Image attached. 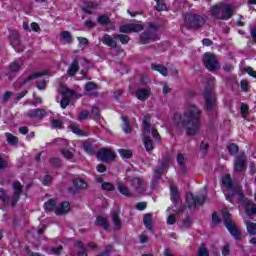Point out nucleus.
<instances>
[{
  "mask_svg": "<svg viewBox=\"0 0 256 256\" xmlns=\"http://www.w3.org/2000/svg\"><path fill=\"white\" fill-rule=\"evenodd\" d=\"M173 121L178 129H185L186 135H197L201 130V110L195 104H186L183 115L175 114Z\"/></svg>",
  "mask_w": 256,
  "mask_h": 256,
  "instance_id": "nucleus-1",
  "label": "nucleus"
},
{
  "mask_svg": "<svg viewBox=\"0 0 256 256\" xmlns=\"http://www.w3.org/2000/svg\"><path fill=\"white\" fill-rule=\"evenodd\" d=\"M150 123H151V116L150 115L144 116L142 135L144 137V147L146 151L153 150V141L149 139V134L152 135L155 141H161V136L159 135V132H157V129L151 127Z\"/></svg>",
  "mask_w": 256,
  "mask_h": 256,
  "instance_id": "nucleus-2",
  "label": "nucleus"
},
{
  "mask_svg": "<svg viewBox=\"0 0 256 256\" xmlns=\"http://www.w3.org/2000/svg\"><path fill=\"white\" fill-rule=\"evenodd\" d=\"M235 7L231 4H222L220 7L213 6L211 13L213 17L216 19H223L227 21V19H231L233 17V11Z\"/></svg>",
  "mask_w": 256,
  "mask_h": 256,
  "instance_id": "nucleus-3",
  "label": "nucleus"
},
{
  "mask_svg": "<svg viewBox=\"0 0 256 256\" xmlns=\"http://www.w3.org/2000/svg\"><path fill=\"white\" fill-rule=\"evenodd\" d=\"M240 202L239 209L240 211H245L246 215L251 216L256 213V205L253 201L248 200L243 197V191L241 189H237V197L235 198Z\"/></svg>",
  "mask_w": 256,
  "mask_h": 256,
  "instance_id": "nucleus-4",
  "label": "nucleus"
},
{
  "mask_svg": "<svg viewBox=\"0 0 256 256\" xmlns=\"http://www.w3.org/2000/svg\"><path fill=\"white\" fill-rule=\"evenodd\" d=\"M184 25L187 29H200L205 25V17L197 14H187Z\"/></svg>",
  "mask_w": 256,
  "mask_h": 256,
  "instance_id": "nucleus-5",
  "label": "nucleus"
},
{
  "mask_svg": "<svg viewBox=\"0 0 256 256\" xmlns=\"http://www.w3.org/2000/svg\"><path fill=\"white\" fill-rule=\"evenodd\" d=\"M222 218L224 220V225L228 229L229 233L235 239H239V237H241V232H239V229H237V226L235 225V222L231 219V214H229V211H227V209H224L222 211Z\"/></svg>",
  "mask_w": 256,
  "mask_h": 256,
  "instance_id": "nucleus-6",
  "label": "nucleus"
},
{
  "mask_svg": "<svg viewBox=\"0 0 256 256\" xmlns=\"http://www.w3.org/2000/svg\"><path fill=\"white\" fill-rule=\"evenodd\" d=\"M222 183L227 187V193H225L227 201L235 199L237 197V190L241 189V187L239 185L233 184V181L231 180V175L229 174L222 178Z\"/></svg>",
  "mask_w": 256,
  "mask_h": 256,
  "instance_id": "nucleus-7",
  "label": "nucleus"
},
{
  "mask_svg": "<svg viewBox=\"0 0 256 256\" xmlns=\"http://www.w3.org/2000/svg\"><path fill=\"white\" fill-rule=\"evenodd\" d=\"M58 92L63 96L60 101V107L62 109H67V107H69V103H71V98L69 97H73V95H75V91L61 85Z\"/></svg>",
  "mask_w": 256,
  "mask_h": 256,
  "instance_id": "nucleus-8",
  "label": "nucleus"
},
{
  "mask_svg": "<svg viewBox=\"0 0 256 256\" xmlns=\"http://www.w3.org/2000/svg\"><path fill=\"white\" fill-rule=\"evenodd\" d=\"M206 199L207 197L205 195L194 196L191 192L186 194V203L188 205V209H195L196 205H203Z\"/></svg>",
  "mask_w": 256,
  "mask_h": 256,
  "instance_id": "nucleus-9",
  "label": "nucleus"
},
{
  "mask_svg": "<svg viewBox=\"0 0 256 256\" xmlns=\"http://www.w3.org/2000/svg\"><path fill=\"white\" fill-rule=\"evenodd\" d=\"M203 63L208 71H217L220 67L219 62H217V58H215L211 53L204 54Z\"/></svg>",
  "mask_w": 256,
  "mask_h": 256,
  "instance_id": "nucleus-10",
  "label": "nucleus"
},
{
  "mask_svg": "<svg viewBox=\"0 0 256 256\" xmlns=\"http://www.w3.org/2000/svg\"><path fill=\"white\" fill-rule=\"evenodd\" d=\"M96 157L98 161H102L103 163H111V161H115L116 155L115 152L107 148H102L97 152Z\"/></svg>",
  "mask_w": 256,
  "mask_h": 256,
  "instance_id": "nucleus-11",
  "label": "nucleus"
},
{
  "mask_svg": "<svg viewBox=\"0 0 256 256\" xmlns=\"http://www.w3.org/2000/svg\"><path fill=\"white\" fill-rule=\"evenodd\" d=\"M131 187L134 188V191L138 195H141V193H145V191H147V187L145 186V180H143V178L134 177L131 180Z\"/></svg>",
  "mask_w": 256,
  "mask_h": 256,
  "instance_id": "nucleus-12",
  "label": "nucleus"
},
{
  "mask_svg": "<svg viewBox=\"0 0 256 256\" xmlns=\"http://www.w3.org/2000/svg\"><path fill=\"white\" fill-rule=\"evenodd\" d=\"M205 107L207 111H216L215 97L211 90H206L204 92Z\"/></svg>",
  "mask_w": 256,
  "mask_h": 256,
  "instance_id": "nucleus-13",
  "label": "nucleus"
},
{
  "mask_svg": "<svg viewBox=\"0 0 256 256\" xmlns=\"http://www.w3.org/2000/svg\"><path fill=\"white\" fill-rule=\"evenodd\" d=\"M143 31L142 24H126L120 26V33H139Z\"/></svg>",
  "mask_w": 256,
  "mask_h": 256,
  "instance_id": "nucleus-14",
  "label": "nucleus"
},
{
  "mask_svg": "<svg viewBox=\"0 0 256 256\" xmlns=\"http://www.w3.org/2000/svg\"><path fill=\"white\" fill-rule=\"evenodd\" d=\"M247 156L245 154H240L234 161V171L241 173L247 165Z\"/></svg>",
  "mask_w": 256,
  "mask_h": 256,
  "instance_id": "nucleus-15",
  "label": "nucleus"
},
{
  "mask_svg": "<svg viewBox=\"0 0 256 256\" xmlns=\"http://www.w3.org/2000/svg\"><path fill=\"white\" fill-rule=\"evenodd\" d=\"M13 189H14V195L11 199V205H12V207H15V205H17V202L19 201V197L23 191V186L21 185V182H15L13 184Z\"/></svg>",
  "mask_w": 256,
  "mask_h": 256,
  "instance_id": "nucleus-16",
  "label": "nucleus"
},
{
  "mask_svg": "<svg viewBox=\"0 0 256 256\" xmlns=\"http://www.w3.org/2000/svg\"><path fill=\"white\" fill-rule=\"evenodd\" d=\"M135 97L138 99V101H147V99L151 97V88H139L135 92Z\"/></svg>",
  "mask_w": 256,
  "mask_h": 256,
  "instance_id": "nucleus-17",
  "label": "nucleus"
},
{
  "mask_svg": "<svg viewBox=\"0 0 256 256\" xmlns=\"http://www.w3.org/2000/svg\"><path fill=\"white\" fill-rule=\"evenodd\" d=\"M102 43L108 47H113L114 49H121L119 46H117V39H115V36L112 37L109 34H105L102 37Z\"/></svg>",
  "mask_w": 256,
  "mask_h": 256,
  "instance_id": "nucleus-18",
  "label": "nucleus"
},
{
  "mask_svg": "<svg viewBox=\"0 0 256 256\" xmlns=\"http://www.w3.org/2000/svg\"><path fill=\"white\" fill-rule=\"evenodd\" d=\"M69 211H71V204L69 202H62L55 209L57 215H65Z\"/></svg>",
  "mask_w": 256,
  "mask_h": 256,
  "instance_id": "nucleus-19",
  "label": "nucleus"
},
{
  "mask_svg": "<svg viewBox=\"0 0 256 256\" xmlns=\"http://www.w3.org/2000/svg\"><path fill=\"white\" fill-rule=\"evenodd\" d=\"M151 41H155V34L153 32H144L140 36V42L142 45H147V43H151Z\"/></svg>",
  "mask_w": 256,
  "mask_h": 256,
  "instance_id": "nucleus-20",
  "label": "nucleus"
},
{
  "mask_svg": "<svg viewBox=\"0 0 256 256\" xmlns=\"http://www.w3.org/2000/svg\"><path fill=\"white\" fill-rule=\"evenodd\" d=\"M78 72H79V61H77V59H74L67 70V74L69 75V77H73L77 75Z\"/></svg>",
  "mask_w": 256,
  "mask_h": 256,
  "instance_id": "nucleus-21",
  "label": "nucleus"
},
{
  "mask_svg": "<svg viewBox=\"0 0 256 256\" xmlns=\"http://www.w3.org/2000/svg\"><path fill=\"white\" fill-rule=\"evenodd\" d=\"M97 21L100 25H103L104 27H108V25H110L111 29H115V26L113 25V23H111V20L107 15L98 16Z\"/></svg>",
  "mask_w": 256,
  "mask_h": 256,
  "instance_id": "nucleus-22",
  "label": "nucleus"
},
{
  "mask_svg": "<svg viewBox=\"0 0 256 256\" xmlns=\"http://www.w3.org/2000/svg\"><path fill=\"white\" fill-rule=\"evenodd\" d=\"M45 75H47V71L33 73L22 81V85H27V83H30L33 79H39V77H43Z\"/></svg>",
  "mask_w": 256,
  "mask_h": 256,
  "instance_id": "nucleus-23",
  "label": "nucleus"
},
{
  "mask_svg": "<svg viewBox=\"0 0 256 256\" xmlns=\"http://www.w3.org/2000/svg\"><path fill=\"white\" fill-rule=\"evenodd\" d=\"M118 191L121 195H124V197H133V193H131L129 187L125 186V184L121 182H118Z\"/></svg>",
  "mask_w": 256,
  "mask_h": 256,
  "instance_id": "nucleus-24",
  "label": "nucleus"
},
{
  "mask_svg": "<svg viewBox=\"0 0 256 256\" xmlns=\"http://www.w3.org/2000/svg\"><path fill=\"white\" fill-rule=\"evenodd\" d=\"M112 221L115 225L114 229H121L123 227V224L121 223V219L119 218V213L117 212H112L111 213Z\"/></svg>",
  "mask_w": 256,
  "mask_h": 256,
  "instance_id": "nucleus-25",
  "label": "nucleus"
},
{
  "mask_svg": "<svg viewBox=\"0 0 256 256\" xmlns=\"http://www.w3.org/2000/svg\"><path fill=\"white\" fill-rule=\"evenodd\" d=\"M60 41L71 44L73 43V35H71L69 31H62L60 33Z\"/></svg>",
  "mask_w": 256,
  "mask_h": 256,
  "instance_id": "nucleus-26",
  "label": "nucleus"
},
{
  "mask_svg": "<svg viewBox=\"0 0 256 256\" xmlns=\"http://www.w3.org/2000/svg\"><path fill=\"white\" fill-rule=\"evenodd\" d=\"M152 70L153 71H158V73H160L161 75H163V77H167L168 75V71H167V67L163 66V65H159V64H152Z\"/></svg>",
  "mask_w": 256,
  "mask_h": 256,
  "instance_id": "nucleus-27",
  "label": "nucleus"
},
{
  "mask_svg": "<svg viewBox=\"0 0 256 256\" xmlns=\"http://www.w3.org/2000/svg\"><path fill=\"white\" fill-rule=\"evenodd\" d=\"M73 185L76 187V189H87L88 185L85 182V180L81 178H76L73 180Z\"/></svg>",
  "mask_w": 256,
  "mask_h": 256,
  "instance_id": "nucleus-28",
  "label": "nucleus"
},
{
  "mask_svg": "<svg viewBox=\"0 0 256 256\" xmlns=\"http://www.w3.org/2000/svg\"><path fill=\"white\" fill-rule=\"evenodd\" d=\"M96 225H99V227H103V229H109V222H107V218L103 216L97 217Z\"/></svg>",
  "mask_w": 256,
  "mask_h": 256,
  "instance_id": "nucleus-29",
  "label": "nucleus"
},
{
  "mask_svg": "<svg viewBox=\"0 0 256 256\" xmlns=\"http://www.w3.org/2000/svg\"><path fill=\"white\" fill-rule=\"evenodd\" d=\"M170 191L171 201L174 203V205H176V203L179 201V192L175 186H170Z\"/></svg>",
  "mask_w": 256,
  "mask_h": 256,
  "instance_id": "nucleus-30",
  "label": "nucleus"
},
{
  "mask_svg": "<svg viewBox=\"0 0 256 256\" xmlns=\"http://www.w3.org/2000/svg\"><path fill=\"white\" fill-rule=\"evenodd\" d=\"M45 113L43 109H34L28 112V117H45Z\"/></svg>",
  "mask_w": 256,
  "mask_h": 256,
  "instance_id": "nucleus-31",
  "label": "nucleus"
},
{
  "mask_svg": "<svg viewBox=\"0 0 256 256\" xmlns=\"http://www.w3.org/2000/svg\"><path fill=\"white\" fill-rule=\"evenodd\" d=\"M74 247H77L79 249L78 256H87V252L85 251V245H83V242L75 241Z\"/></svg>",
  "mask_w": 256,
  "mask_h": 256,
  "instance_id": "nucleus-32",
  "label": "nucleus"
},
{
  "mask_svg": "<svg viewBox=\"0 0 256 256\" xmlns=\"http://www.w3.org/2000/svg\"><path fill=\"white\" fill-rule=\"evenodd\" d=\"M61 153L64 157V159H68V160H71V159H74L75 157V150H69L67 148H64L61 150Z\"/></svg>",
  "mask_w": 256,
  "mask_h": 256,
  "instance_id": "nucleus-33",
  "label": "nucleus"
},
{
  "mask_svg": "<svg viewBox=\"0 0 256 256\" xmlns=\"http://www.w3.org/2000/svg\"><path fill=\"white\" fill-rule=\"evenodd\" d=\"M246 229L249 233V235H256V224L245 220Z\"/></svg>",
  "mask_w": 256,
  "mask_h": 256,
  "instance_id": "nucleus-34",
  "label": "nucleus"
},
{
  "mask_svg": "<svg viewBox=\"0 0 256 256\" xmlns=\"http://www.w3.org/2000/svg\"><path fill=\"white\" fill-rule=\"evenodd\" d=\"M22 65H23V61H14L10 64L9 71H11L12 73H15L21 69Z\"/></svg>",
  "mask_w": 256,
  "mask_h": 256,
  "instance_id": "nucleus-35",
  "label": "nucleus"
},
{
  "mask_svg": "<svg viewBox=\"0 0 256 256\" xmlns=\"http://www.w3.org/2000/svg\"><path fill=\"white\" fill-rule=\"evenodd\" d=\"M144 225L146 228L149 229V231H151V229H153V226H152V221H153V216L151 214H146L144 216Z\"/></svg>",
  "mask_w": 256,
  "mask_h": 256,
  "instance_id": "nucleus-36",
  "label": "nucleus"
},
{
  "mask_svg": "<svg viewBox=\"0 0 256 256\" xmlns=\"http://www.w3.org/2000/svg\"><path fill=\"white\" fill-rule=\"evenodd\" d=\"M44 209L45 211H54L55 213V209H57V206H55V200L50 199L47 202H45Z\"/></svg>",
  "mask_w": 256,
  "mask_h": 256,
  "instance_id": "nucleus-37",
  "label": "nucleus"
},
{
  "mask_svg": "<svg viewBox=\"0 0 256 256\" xmlns=\"http://www.w3.org/2000/svg\"><path fill=\"white\" fill-rule=\"evenodd\" d=\"M114 39L120 40V43H122V45H127V43H129V36L125 34H116L114 35Z\"/></svg>",
  "mask_w": 256,
  "mask_h": 256,
  "instance_id": "nucleus-38",
  "label": "nucleus"
},
{
  "mask_svg": "<svg viewBox=\"0 0 256 256\" xmlns=\"http://www.w3.org/2000/svg\"><path fill=\"white\" fill-rule=\"evenodd\" d=\"M6 139L10 145H17L19 143V139L10 133H6Z\"/></svg>",
  "mask_w": 256,
  "mask_h": 256,
  "instance_id": "nucleus-39",
  "label": "nucleus"
},
{
  "mask_svg": "<svg viewBox=\"0 0 256 256\" xmlns=\"http://www.w3.org/2000/svg\"><path fill=\"white\" fill-rule=\"evenodd\" d=\"M230 155H237L239 153V146L237 144H230L227 146Z\"/></svg>",
  "mask_w": 256,
  "mask_h": 256,
  "instance_id": "nucleus-40",
  "label": "nucleus"
},
{
  "mask_svg": "<svg viewBox=\"0 0 256 256\" xmlns=\"http://www.w3.org/2000/svg\"><path fill=\"white\" fill-rule=\"evenodd\" d=\"M79 121H85V119H91V114L87 110H83L80 112L78 116Z\"/></svg>",
  "mask_w": 256,
  "mask_h": 256,
  "instance_id": "nucleus-41",
  "label": "nucleus"
},
{
  "mask_svg": "<svg viewBox=\"0 0 256 256\" xmlns=\"http://www.w3.org/2000/svg\"><path fill=\"white\" fill-rule=\"evenodd\" d=\"M103 191H115V186L111 182L102 183Z\"/></svg>",
  "mask_w": 256,
  "mask_h": 256,
  "instance_id": "nucleus-42",
  "label": "nucleus"
},
{
  "mask_svg": "<svg viewBox=\"0 0 256 256\" xmlns=\"http://www.w3.org/2000/svg\"><path fill=\"white\" fill-rule=\"evenodd\" d=\"M84 150L86 151V153H89V155H94L95 154V150L93 149V145H91V143H89V142H84Z\"/></svg>",
  "mask_w": 256,
  "mask_h": 256,
  "instance_id": "nucleus-43",
  "label": "nucleus"
},
{
  "mask_svg": "<svg viewBox=\"0 0 256 256\" xmlns=\"http://www.w3.org/2000/svg\"><path fill=\"white\" fill-rule=\"evenodd\" d=\"M122 119L124 123L122 126L124 133H131L132 129H131V126L129 125V121L127 120V118H122Z\"/></svg>",
  "mask_w": 256,
  "mask_h": 256,
  "instance_id": "nucleus-44",
  "label": "nucleus"
},
{
  "mask_svg": "<svg viewBox=\"0 0 256 256\" xmlns=\"http://www.w3.org/2000/svg\"><path fill=\"white\" fill-rule=\"evenodd\" d=\"M177 163L180 165L183 173H185V158L183 155L179 154L177 157Z\"/></svg>",
  "mask_w": 256,
  "mask_h": 256,
  "instance_id": "nucleus-45",
  "label": "nucleus"
},
{
  "mask_svg": "<svg viewBox=\"0 0 256 256\" xmlns=\"http://www.w3.org/2000/svg\"><path fill=\"white\" fill-rule=\"evenodd\" d=\"M156 1V11H165L167 9V6L163 1L161 0H155Z\"/></svg>",
  "mask_w": 256,
  "mask_h": 256,
  "instance_id": "nucleus-46",
  "label": "nucleus"
},
{
  "mask_svg": "<svg viewBox=\"0 0 256 256\" xmlns=\"http://www.w3.org/2000/svg\"><path fill=\"white\" fill-rule=\"evenodd\" d=\"M51 125L53 129H62L63 128V121L61 120H52Z\"/></svg>",
  "mask_w": 256,
  "mask_h": 256,
  "instance_id": "nucleus-47",
  "label": "nucleus"
},
{
  "mask_svg": "<svg viewBox=\"0 0 256 256\" xmlns=\"http://www.w3.org/2000/svg\"><path fill=\"white\" fill-rule=\"evenodd\" d=\"M119 153L121 157H123L124 159H129L133 155L131 153V150H125V149L119 150Z\"/></svg>",
  "mask_w": 256,
  "mask_h": 256,
  "instance_id": "nucleus-48",
  "label": "nucleus"
},
{
  "mask_svg": "<svg viewBox=\"0 0 256 256\" xmlns=\"http://www.w3.org/2000/svg\"><path fill=\"white\" fill-rule=\"evenodd\" d=\"M198 256H209V250L205 246H200Z\"/></svg>",
  "mask_w": 256,
  "mask_h": 256,
  "instance_id": "nucleus-49",
  "label": "nucleus"
},
{
  "mask_svg": "<svg viewBox=\"0 0 256 256\" xmlns=\"http://www.w3.org/2000/svg\"><path fill=\"white\" fill-rule=\"evenodd\" d=\"M95 89H97L96 83L88 82L87 84H85V91H93Z\"/></svg>",
  "mask_w": 256,
  "mask_h": 256,
  "instance_id": "nucleus-50",
  "label": "nucleus"
},
{
  "mask_svg": "<svg viewBox=\"0 0 256 256\" xmlns=\"http://www.w3.org/2000/svg\"><path fill=\"white\" fill-rule=\"evenodd\" d=\"M177 221V217L175 216V214H170L167 218V225H175Z\"/></svg>",
  "mask_w": 256,
  "mask_h": 256,
  "instance_id": "nucleus-51",
  "label": "nucleus"
},
{
  "mask_svg": "<svg viewBox=\"0 0 256 256\" xmlns=\"http://www.w3.org/2000/svg\"><path fill=\"white\" fill-rule=\"evenodd\" d=\"M61 251H63V246H57V247L51 248V253L53 255H60Z\"/></svg>",
  "mask_w": 256,
  "mask_h": 256,
  "instance_id": "nucleus-52",
  "label": "nucleus"
},
{
  "mask_svg": "<svg viewBox=\"0 0 256 256\" xmlns=\"http://www.w3.org/2000/svg\"><path fill=\"white\" fill-rule=\"evenodd\" d=\"M189 227H191V219L186 218L181 225V229H189Z\"/></svg>",
  "mask_w": 256,
  "mask_h": 256,
  "instance_id": "nucleus-53",
  "label": "nucleus"
},
{
  "mask_svg": "<svg viewBox=\"0 0 256 256\" xmlns=\"http://www.w3.org/2000/svg\"><path fill=\"white\" fill-rule=\"evenodd\" d=\"M46 88H47V81L41 80L40 82H38L37 89H39L40 91H44V89Z\"/></svg>",
  "mask_w": 256,
  "mask_h": 256,
  "instance_id": "nucleus-54",
  "label": "nucleus"
},
{
  "mask_svg": "<svg viewBox=\"0 0 256 256\" xmlns=\"http://www.w3.org/2000/svg\"><path fill=\"white\" fill-rule=\"evenodd\" d=\"M16 37L13 38V36L11 37V43L13 45V47H17V45H19L20 41H19V33L15 32Z\"/></svg>",
  "mask_w": 256,
  "mask_h": 256,
  "instance_id": "nucleus-55",
  "label": "nucleus"
},
{
  "mask_svg": "<svg viewBox=\"0 0 256 256\" xmlns=\"http://www.w3.org/2000/svg\"><path fill=\"white\" fill-rule=\"evenodd\" d=\"M70 129L73 133H75V135H83V132L81 131V129H79V127L75 125H70Z\"/></svg>",
  "mask_w": 256,
  "mask_h": 256,
  "instance_id": "nucleus-56",
  "label": "nucleus"
},
{
  "mask_svg": "<svg viewBox=\"0 0 256 256\" xmlns=\"http://www.w3.org/2000/svg\"><path fill=\"white\" fill-rule=\"evenodd\" d=\"M240 87H241V89H242V91H248V89H249V82H247V80H242L241 82H240Z\"/></svg>",
  "mask_w": 256,
  "mask_h": 256,
  "instance_id": "nucleus-57",
  "label": "nucleus"
},
{
  "mask_svg": "<svg viewBox=\"0 0 256 256\" xmlns=\"http://www.w3.org/2000/svg\"><path fill=\"white\" fill-rule=\"evenodd\" d=\"M92 115H94V119H99V117H101V112H99V108L93 107Z\"/></svg>",
  "mask_w": 256,
  "mask_h": 256,
  "instance_id": "nucleus-58",
  "label": "nucleus"
},
{
  "mask_svg": "<svg viewBox=\"0 0 256 256\" xmlns=\"http://www.w3.org/2000/svg\"><path fill=\"white\" fill-rule=\"evenodd\" d=\"M147 208V203L145 202H139L137 205H136V209H138V211H144V209Z\"/></svg>",
  "mask_w": 256,
  "mask_h": 256,
  "instance_id": "nucleus-59",
  "label": "nucleus"
},
{
  "mask_svg": "<svg viewBox=\"0 0 256 256\" xmlns=\"http://www.w3.org/2000/svg\"><path fill=\"white\" fill-rule=\"evenodd\" d=\"M212 223H214V225H219V215L217 212L212 214Z\"/></svg>",
  "mask_w": 256,
  "mask_h": 256,
  "instance_id": "nucleus-60",
  "label": "nucleus"
},
{
  "mask_svg": "<svg viewBox=\"0 0 256 256\" xmlns=\"http://www.w3.org/2000/svg\"><path fill=\"white\" fill-rule=\"evenodd\" d=\"M77 40L80 45H87L89 43V40L85 37H77Z\"/></svg>",
  "mask_w": 256,
  "mask_h": 256,
  "instance_id": "nucleus-61",
  "label": "nucleus"
},
{
  "mask_svg": "<svg viewBox=\"0 0 256 256\" xmlns=\"http://www.w3.org/2000/svg\"><path fill=\"white\" fill-rule=\"evenodd\" d=\"M51 181H53V178H51L49 175H46L42 183L43 185H50Z\"/></svg>",
  "mask_w": 256,
  "mask_h": 256,
  "instance_id": "nucleus-62",
  "label": "nucleus"
},
{
  "mask_svg": "<svg viewBox=\"0 0 256 256\" xmlns=\"http://www.w3.org/2000/svg\"><path fill=\"white\" fill-rule=\"evenodd\" d=\"M229 253H231V251L229 250V245H225L222 249V255L227 256L229 255Z\"/></svg>",
  "mask_w": 256,
  "mask_h": 256,
  "instance_id": "nucleus-63",
  "label": "nucleus"
},
{
  "mask_svg": "<svg viewBox=\"0 0 256 256\" xmlns=\"http://www.w3.org/2000/svg\"><path fill=\"white\" fill-rule=\"evenodd\" d=\"M246 73H248V75H250V77H254L256 79V71L253 70L252 68H248L246 70Z\"/></svg>",
  "mask_w": 256,
  "mask_h": 256,
  "instance_id": "nucleus-64",
  "label": "nucleus"
}]
</instances>
